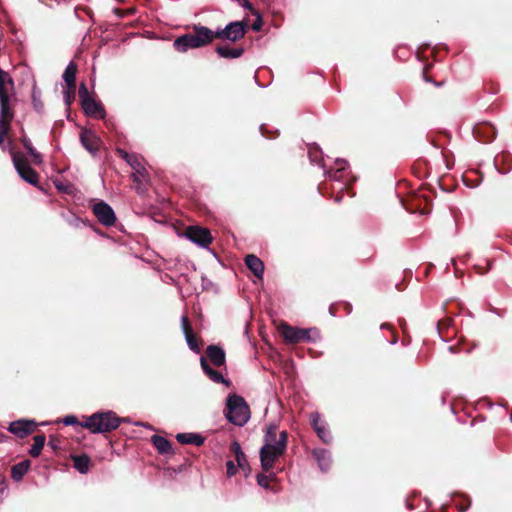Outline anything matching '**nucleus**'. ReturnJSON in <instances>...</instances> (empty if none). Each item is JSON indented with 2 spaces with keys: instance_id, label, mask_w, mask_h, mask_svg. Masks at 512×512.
Returning <instances> with one entry per match:
<instances>
[{
  "instance_id": "1",
  "label": "nucleus",
  "mask_w": 512,
  "mask_h": 512,
  "mask_svg": "<svg viewBox=\"0 0 512 512\" xmlns=\"http://www.w3.org/2000/svg\"><path fill=\"white\" fill-rule=\"evenodd\" d=\"M192 29V33H186L174 40L173 47L176 51L185 53L189 49L202 48L214 41L213 30L210 28L201 24H195Z\"/></svg>"
},
{
  "instance_id": "2",
  "label": "nucleus",
  "mask_w": 512,
  "mask_h": 512,
  "mask_svg": "<svg viewBox=\"0 0 512 512\" xmlns=\"http://www.w3.org/2000/svg\"><path fill=\"white\" fill-rule=\"evenodd\" d=\"M121 418L113 411L96 412L85 418L81 427L91 433H108L120 426Z\"/></svg>"
},
{
  "instance_id": "3",
  "label": "nucleus",
  "mask_w": 512,
  "mask_h": 512,
  "mask_svg": "<svg viewBox=\"0 0 512 512\" xmlns=\"http://www.w3.org/2000/svg\"><path fill=\"white\" fill-rule=\"evenodd\" d=\"M225 416L230 423L243 426L250 419V408L242 396L231 394L226 399Z\"/></svg>"
},
{
  "instance_id": "4",
  "label": "nucleus",
  "mask_w": 512,
  "mask_h": 512,
  "mask_svg": "<svg viewBox=\"0 0 512 512\" xmlns=\"http://www.w3.org/2000/svg\"><path fill=\"white\" fill-rule=\"evenodd\" d=\"M278 331L288 344L316 342L320 339V331L317 328L305 329L282 323L279 325Z\"/></svg>"
},
{
  "instance_id": "5",
  "label": "nucleus",
  "mask_w": 512,
  "mask_h": 512,
  "mask_svg": "<svg viewBox=\"0 0 512 512\" xmlns=\"http://www.w3.org/2000/svg\"><path fill=\"white\" fill-rule=\"evenodd\" d=\"M288 441V433L283 430L279 434L277 444H264L260 450V460L262 469L265 472L270 471L275 461L285 453Z\"/></svg>"
},
{
  "instance_id": "6",
  "label": "nucleus",
  "mask_w": 512,
  "mask_h": 512,
  "mask_svg": "<svg viewBox=\"0 0 512 512\" xmlns=\"http://www.w3.org/2000/svg\"><path fill=\"white\" fill-rule=\"evenodd\" d=\"M10 155L13 165L21 179L31 185L37 186L39 183V174L29 165L25 155L12 148L10 149Z\"/></svg>"
},
{
  "instance_id": "7",
  "label": "nucleus",
  "mask_w": 512,
  "mask_h": 512,
  "mask_svg": "<svg viewBox=\"0 0 512 512\" xmlns=\"http://www.w3.org/2000/svg\"><path fill=\"white\" fill-rule=\"evenodd\" d=\"M248 28L249 25L247 21L231 22L224 29H217L216 31H213V40L221 39L237 42L244 38Z\"/></svg>"
},
{
  "instance_id": "8",
  "label": "nucleus",
  "mask_w": 512,
  "mask_h": 512,
  "mask_svg": "<svg viewBox=\"0 0 512 512\" xmlns=\"http://www.w3.org/2000/svg\"><path fill=\"white\" fill-rule=\"evenodd\" d=\"M81 106L86 115L95 118H104L105 109L100 102H97L88 91L85 83H81L78 90Z\"/></svg>"
},
{
  "instance_id": "9",
  "label": "nucleus",
  "mask_w": 512,
  "mask_h": 512,
  "mask_svg": "<svg viewBox=\"0 0 512 512\" xmlns=\"http://www.w3.org/2000/svg\"><path fill=\"white\" fill-rule=\"evenodd\" d=\"M183 235L193 243L204 248L208 247L213 241L210 230L197 225L186 227Z\"/></svg>"
},
{
  "instance_id": "10",
  "label": "nucleus",
  "mask_w": 512,
  "mask_h": 512,
  "mask_svg": "<svg viewBox=\"0 0 512 512\" xmlns=\"http://www.w3.org/2000/svg\"><path fill=\"white\" fill-rule=\"evenodd\" d=\"M93 213L97 220L104 226H113L116 222V215L110 205L104 201H100L93 205Z\"/></svg>"
},
{
  "instance_id": "11",
  "label": "nucleus",
  "mask_w": 512,
  "mask_h": 512,
  "mask_svg": "<svg viewBox=\"0 0 512 512\" xmlns=\"http://www.w3.org/2000/svg\"><path fill=\"white\" fill-rule=\"evenodd\" d=\"M37 423L33 420L19 419L8 426V431L19 438H25L35 432Z\"/></svg>"
},
{
  "instance_id": "12",
  "label": "nucleus",
  "mask_w": 512,
  "mask_h": 512,
  "mask_svg": "<svg viewBox=\"0 0 512 512\" xmlns=\"http://www.w3.org/2000/svg\"><path fill=\"white\" fill-rule=\"evenodd\" d=\"M80 141L83 147L92 155H96L102 145V140L93 131L87 129L82 130Z\"/></svg>"
},
{
  "instance_id": "13",
  "label": "nucleus",
  "mask_w": 512,
  "mask_h": 512,
  "mask_svg": "<svg viewBox=\"0 0 512 512\" xmlns=\"http://www.w3.org/2000/svg\"><path fill=\"white\" fill-rule=\"evenodd\" d=\"M128 163L130 164V166L134 170V173L132 174V179H133V182H135L137 184L136 185V190L138 192H142L143 191L142 183H143V181H147V179H148V172L145 169V167L139 162L137 157H134L133 161L128 159Z\"/></svg>"
},
{
  "instance_id": "14",
  "label": "nucleus",
  "mask_w": 512,
  "mask_h": 512,
  "mask_svg": "<svg viewBox=\"0 0 512 512\" xmlns=\"http://www.w3.org/2000/svg\"><path fill=\"white\" fill-rule=\"evenodd\" d=\"M181 322H182L183 333L185 335V339L187 341L189 348L196 353H200V350H201L200 339H198L196 337V335L194 334L193 328L190 324L188 317L183 316L181 319Z\"/></svg>"
},
{
  "instance_id": "15",
  "label": "nucleus",
  "mask_w": 512,
  "mask_h": 512,
  "mask_svg": "<svg viewBox=\"0 0 512 512\" xmlns=\"http://www.w3.org/2000/svg\"><path fill=\"white\" fill-rule=\"evenodd\" d=\"M230 452L234 455L238 468L244 472L245 477H248V475L251 472V468L247 461L245 453L242 451V448L237 441H233L231 443Z\"/></svg>"
},
{
  "instance_id": "16",
  "label": "nucleus",
  "mask_w": 512,
  "mask_h": 512,
  "mask_svg": "<svg viewBox=\"0 0 512 512\" xmlns=\"http://www.w3.org/2000/svg\"><path fill=\"white\" fill-rule=\"evenodd\" d=\"M206 356L217 367L225 364V351L217 345H209L206 349Z\"/></svg>"
},
{
  "instance_id": "17",
  "label": "nucleus",
  "mask_w": 512,
  "mask_h": 512,
  "mask_svg": "<svg viewBox=\"0 0 512 512\" xmlns=\"http://www.w3.org/2000/svg\"><path fill=\"white\" fill-rule=\"evenodd\" d=\"M200 364L201 368L205 372V374L215 383H223L227 386H229L230 382L226 380L223 375L219 372L214 370L208 363L207 359L202 356L200 358Z\"/></svg>"
},
{
  "instance_id": "18",
  "label": "nucleus",
  "mask_w": 512,
  "mask_h": 512,
  "mask_svg": "<svg viewBox=\"0 0 512 512\" xmlns=\"http://www.w3.org/2000/svg\"><path fill=\"white\" fill-rule=\"evenodd\" d=\"M245 264L252 271L254 276L262 279L264 273V264L259 257L253 254H249L245 257Z\"/></svg>"
},
{
  "instance_id": "19",
  "label": "nucleus",
  "mask_w": 512,
  "mask_h": 512,
  "mask_svg": "<svg viewBox=\"0 0 512 512\" xmlns=\"http://www.w3.org/2000/svg\"><path fill=\"white\" fill-rule=\"evenodd\" d=\"M216 53L226 59L239 58L244 54V48L242 47H229L227 45H219L215 49Z\"/></svg>"
},
{
  "instance_id": "20",
  "label": "nucleus",
  "mask_w": 512,
  "mask_h": 512,
  "mask_svg": "<svg viewBox=\"0 0 512 512\" xmlns=\"http://www.w3.org/2000/svg\"><path fill=\"white\" fill-rule=\"evenodd\" d=\"M176 439L180 444H192L198 447L205 442V438L197 433H178Z\"/></svg>"
},
{
  "instance_id": "21",
  "label": "nucleus",
  "mask_w": 512,
  "mask_h": 512,
  "mask_svg": "<svg viewBox=\"0 0 512 512\" xmlns=\"http://www.w3.org/2000/svg\"><path fill=\"white\" fill-rule=\"evenodd\" d=\"M14 112L10 107V97L8 95L0 96V120L12 122Z\"/></svg>"
},
{
  "instance_id": "22",
  "label": "nucleus",
  "mask_w": 512,
  "mask_h": 512,
  "mask_svg": "<svg viewBox=\"0 0 512 512\" xmlns=\"http://www.w3.org/2000/svg\"><path fill=\"white\" fill-rule=\"evenodd\" d=\"M30 465L31 461L28 459L13 465L11 468V478L16 482L22 480L24 475L28 472Z\"/></svg>"
},
{
  "instance_id": "23",
  "label": "nucleus",
  "mask_w": 512,
  "mask_h": 512,
  "mask_svg": "<svg viewBox=\"0 0 512 512\" xmlns=\"http://www.w3.org/2000/svg\"><path fill=\"white\" fill-rule=\"evenodd\" d=\"M74 468L81 474H85L89 471L91 465V459L86 454L73 455L71 456Z\"/></svg>"
},
{
  "instance_id": "24",
  "label": "nucleus",
  "mask_w": 512,
  "mask_h": 512,
  "mask_svg": "<svg viewBox=\"0 0 512 512\" xmlns=\"http://www.w3.org/2000/svg\"><path fill=\"white\" fill-rule=\"evenodd\" d=\"M151 442L160 454L164 455L173 453L172 445L165 437L153 435L151 437Z\"/></svg>"
},
{
  "instance_id": "25",
  "label": "nucleus",
  "mask_w": 512,
  "mask_h": 512,
  "mask_svg": "<svg viewBox=\"0 0 512 512\" xmlns=\"http://www.w3.org/2000/svg\"><path fill=\"white\" fill-rule=\"evenodd\" d=\"M76 73L77 65L74 62H70L63 74V79L66 82V86L70 90L76 89Z\"/></svg>"
},
{
  "instance_id": "26",
  "label": "nucleus",
  "mask_w": 512,
  "mask_h": 512,
  "mask_svg": "<svg viewBox=\"0 0 512 512\" xmlns=\"http://www.w3.org/2000/svg\"><path fill=\"white\" fill-rule=\"evenodd\" d=\"M20 142L22 143L23 147L26 149L27 153L31 156L32 162L34 164H41L42 163V155L36 151V149L33 147L31 140L23 135L20 138Z\"/></svg>"
},
{
  "instance_id": "27",
  "label": "nucleus",
  "mask_w": 512,
  "mask_h": 512,
  "mask_svg": "<svg viewBox=\"0 0 512 512\" xmlns=\"http://www.w3.org/2000/svg\"><path fill=\"white\" fill-rule=\"evenodd\" d=\"M33 445L31 449L29 450V454L31 457L36 458L41 454V451L45 445L46 437L45 435H36L33 437Z\"/></svg>"
},
{
  "instance_id": "28",
  "label": "nucleus",
  "mask_w": 512,
  "mask_h": 512,
  "mask_svg": "<svg viewBox=\"0 0 512 512\" xmlns=\"http://www.w3.org/2000/svg\"><path fill=\"white\" fill-rule=\"evenodd\" d=\"M313 427L317 432V435L324 443H329L332 440V436L330 432L323 426L319 424L318 416L313 418Z\"/></svg>"
},
{
  "instance_id": "29",
  "label": "nucleus",
  "mask_w": 512,
  "mask_h": 512,
  "mask_svg": "<svg viewBox=\"0 0 512 512\" xmlns=\"http://www.w3.org/2000/svg\"><path fill=\"white\" fill-rule=\"evenodd\" d=\"M278 427L275 424H270L267 427L266 434L264 437L265 444H277L279 437L277 438Z\"/></svg>"
},
{
  "instance_id": "30",
  "label": "nucleus",
  "mask_w": 512,
  "mask_h": 512,
  "mask_svg": "<svg viewBox=\"0 0 512 512\" xmlns=\"http://www.w3.org/2000/svg\"><path fill=\"white\" fill-rule=\"evenodd\" d=\"M313 455L317 458L320 468L327 470L329 467V459L326 457V451H314Z\"/></svg>"
},
{
  "instance_id": "31",
  "label": "nucleus",
  "mask_w": 512,
  "mask_h": 512,
  "mask_svg": "<svg viewBox=\"0 0 512 512\" xmlns=\"http://www.w3.org/2000/svg\"><path fill=\"white\" fill-rule=\"evenodd\" d=\"M11 128V122L0 120V148L4 149V139Z\"/></svg>"
},
{
  "instance_id": "32",
  "label": "nucleus",
  "mask_w": 512,
  "mask_h": 512,
  "mask_svg": "<svg viewBox=\"0 0 512 512\" xmlns=\"http://www.w3.org/2000/svg\"><path fill=\"white\" fill-rule=\"evenodd\" d=\"M60 443H61V440L59 437L57 436H50L49 438V442H48V446L54 450L55 452H57L58 450H60Z\"/></svg>"
},
{
  "instance_id": "33",
  "label": "nucleus",
  "mask_w": 512,
  "mask_h": 512,
  "mask_svg": "<svg viewBox=\"0 0 512 512\" xmlns=\"http://www.w3.org/2000/svg\"><path fill=\"white\" fill-rule=\"evenodd\" d=\"M269 482H270V477L268 475H265V474H258L257 475V483L267 489L269 488Z\"/></svg>"
},
{
  "instance_id": "34",
  "label": "nucleus",
  "mask_w": 512,
  "mask_h": 512,
  "mask_svg": "<svg viewBox=\"0 0 512 512\" xmlns=\"http://www.w3.org/2000/svg\"><path fill=\"white\" fill-rule=\"evenodd\" d=\"M226 468H227L226 473H227L228 477L234 476L237 473L238 469H239L238 466L235 465L232 460L227 461Z\"/></svg>"
},
{
  "instance_id": "35",
  "label": "nucleus",
  "mask_w": 512,
  "mask_h": 512,
  "mask_svg": "<svg viewBox=\"0 0 512 512\" xmlns=\"http://www.w3.org/2000/svg\"><path fill=\"white\" fill-rule=\"evenodd\" d=\"M32 102H33V106H34L35 110H37L38 112L43 110L44 104L40 99L37 98L35 90H33V92H32Z\"/></svg>"
},
{
  "instance_id": "36",
  "label": "nucleus",
  "mask_w": 512,
  "mask_h": 512,
  "mask_svg": "<svg viewBox=\"0 0 512 512\" xmlns=\"http://www.w3.org/2000/svg\"><path fill=\"white\" fill-rule=\"evenodd\" d=\"M76 89L70 90L69 88L66 89L64 92V99L67 105H70L72 101L75 98Z\"/></svg>"
},
{
  "instance_id": "37",
  "label": "nucleus",
  "mask_w": 512,
  "mask_h": 512,
  "mask_svg": "<svg viewBox=\"0 0 512 512\" xmlns=\"http://www.w3.org/2000/svg\"><path fill=\"white\" fill-rule=\"evenodd\" d=\"M62 422L65 424V425H80L82 424V422L80 423L77 419V417L73 416V415H69V416H66L63 418Z\"/></svg>"
},
{
  "instance_id": "38",
  "label": "nucleus",
  "mask_w": 512,
  "mask_h": 512,
  "mask_svg": "<svg viewBox=\"0 0 512 512\" xmlns=\"http://www.w3.org/2000/svg\"><path fill=\"white\" fill-rule=\"evenodd\" d=\"M257 16L256 20L254 21V23L252 24V29L254 31H260L261 28H262V19H261V16L257 13L255 14Z\"/></svg>"
},
{
  "instance_id": "39",
  "label": "nucleus",
  "mask_w": 512,
  "mask_h": 512,
  "mask_svg": "<svg viewBox=\"0 0 512 512\" xmlns=\"http://www.w3.org/2000/svg\"><path fill=\"white\" fill-rule=\"evenodd\" d=\"M241 5L245 8L250 10L253 14H257V12L254 10L253 5L249 2V0H242Z\"/></svg>"
},
{
  "instance_id": "40",
  "label": "nucleus",
  "mask_w": 512,
  "mask_h": 512,
  "mask_svg": "<svg viewBox=\"0 0 512 512\" xmlns=\"http://www.w3.org/2000/svg\"><path fill=\"white\" fill-rule=\"evenodd\" d=\"M118 153H119V155H120L123 159H125L127 162H128V159H130L131 161H133V158L135 157V156H133V155L128 154V153H127V152H125L124 150H118Z\"/></svg>"
},
{
  "instance_id": "41",
  "label": "nucleus",
  "mask_w": 512,
  "mask_h": 512,
  "mask_svg": "<svg viewBox=\"0 0 512 512\" xmlns=\"http://www.w3.org/2000/svg\"><path fill=\"white\" fill-rule=\"evenodd\" d=\"M7 439H11V437L0 432V443L6 441Z\"/></svg>"
},
{
  "instance_id": "42",
  "label": "nucleus",
  "mask_w": 512,
  "mask_h": 512,
  "mask_svg": "<svg viewBox=\"0 0 512 512\" xmlns=\"http://www.w3.org/2000/svg\"><path fill=\"white\" fill-rule=\"evenodd\" d=\"M345 309L347 310V312H350L351 311V305L350 304H346L345 305Z\"/></svg>"
},
{
  "instance_id": "43",
  "label": "nucleus",
  "mask_w": 512,
  "mask_h": 512,
  "mask_svg": "<svg viewBox=\"0 0 512 512\" xmlns=\"http://www.w3.org/2000/svg\"><path fill=\"white\" fill-rule=\"evenodd\" d=\"M342 197H343V195H341V196H337V197H336V199H335V201H336V202H340V201H341V199H342Z\"/></svg>"
},
{
  "instance_id": "44",
  "label": "nucleus",
  "mask_w": 512,
  "mask_h": 512,
  "mask_svg": "<svg viewBox=\"0 0 512 512\" xmlns=\"http://www.w3.org/2000/svg\"><path fill=\"white\" fill-rule=\"evenodd\" d=\"M396 342H397V340H396L395 338H393V339L390 341V343H391V344H395Z\"/></svg>"
}]
</instances>
